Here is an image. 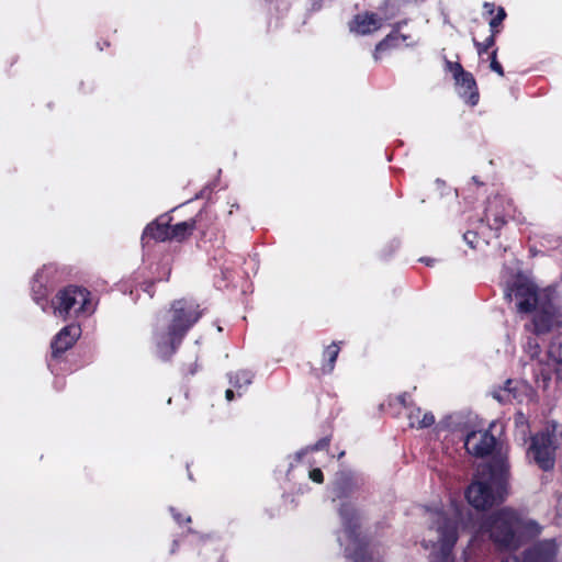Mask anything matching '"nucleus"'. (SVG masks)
Masks as SVG:
<instances>
[{
	"label": "nucleus",
	"instance_id": "4468645a",
	"mask_svg": "<svg viewBox=\"0 0 562 562\" xmlns=\"http://www.w3.org/2000/svg\"><path fill=\"white\" fill-rule=\"evenodd\" d=\"M409 425L415 428H426L435 423V416L422 408H414L408 414Z\"/></svg>",
	"mask_w": 562,
	"mask_h": 562
},
{
	"label": "nucleus",
	"instance_id": "7c9ffc66",
	"mask_svg": "<svg viewBox=\"0 0 562 562\" xmlns=\"http://www.w3.org/2000/svg\"><path fill=\"white\" fill-rule=\"evenodd\" d=\"M492 58H495V59H496V50H494V52L492 53V55H491V59H492Z\"/></svg>",
	"mask_w": 562,
	"mask_h": 562
},
{
	"label": "nucleus",
	"instance_id": "6ab92c4d",
	"mask_svg": "<svg viewBox=\"0 0 562 562\" xmlns=\"http://www.w3.org/2000/svg\"><path fill=\"white\" fill-rule=\"evenodd\" d=\"M339 353V346L336 344H331L328 346L324 352L325 357L328 359V369L327 371H331L334 368V363L338 357Z\"/></svg>",
	"mask_w": 562,
	"mask_h": 562
},
{
	"label": "nucleus",
	"instance_id": "f257e3e1",
	"mask_svg": "<svg viewBox=\"0 0 562 562\" xmlns=\"http://www.w3.org/2000/svg\"><path fill=\"white\" fill-rule=\"evenodd\" d=\"M499 548L514 550L526 539L536 536L539 527L535 521L524 520L513 510L502 509L493 514L482 526Z\"/></svg>",
	"mask_w": 562,
	"mask_h": 562
},
{
	"label": "nucleus",
	"instance_id": "6e6552de",
	"mask_svg": "<svg viewBox=\"0 0 562 562\" xmlns=\"http://www.w3.org/2000/svg\"><path fill=\"white\" fill-rule=\"evenodd\" d=\"M555 437V429H553L552 435L541 434L532 440L530 453L537 464L543 470H550L554 465Z\"/></svg>",
	"mask_w": 562,
	"mask_h": 562
},
{
	"label": "nucleus",
	"instance_id": "20e7f679",
	"mask_svg": "<svg viewBox=\"0 0 562 562\" xmlns=\"http://www.w3.org/2000/svg\"><path fill=\"white\" fill-rule=\"evenodd\" d=\"M429 524L424 535V546L438 549L446 557L457 541L456 521L440 510L428 513Z\"/></svg>",
	"mask_w": 562,
	"mask_h": 562
},
{
	"label": "nucleus",
	"instance_id": "4be33fe9",
	"mask_svg": "<svg viewBox=\"0 0 562 562\" xmlns=\"http://www.w3.org/2000/svg\"><path fill=\"white\" fill-rule=\"evenodd\" d=\"M505 16H506V14H505L504 9L499 8L496 16L491 20L490 25L492 27H496L497 25H499L503 22Z\"/></svg>",
	"mask_w": 562,
	"mask_h": 562
},
{
	"label": "nucleus",
	"instance_id": "a211bd4d",
	"mask_svg": "<svg viewBox=\"0 0 562 562\" xmlns=\"http://www.w3.org/2000/svg\"><path fill=\"white\" fill-rule=\"evenodd\" d=\"M251 382V374L246 370L236 371L231 375V383L235 387H241L244 385H248Z\"/></svg>",
	"mask_w": 562,
	"mask_h": 562
},
{
	"label": "nucleus",
	"instance_id": "2eb2a0df",
	"mask_svg": "<svg viewBox=\"0 0 562 562\" xmlns=\"http://www.w3.org/2000/svg\"><path fill=\"white\" fill-rule=\"evenodd\" d=\"M194 228L195 222L193 220L175 224L169 227L167 238L182 240L188 237Z\"/></svg>",
	"mask_w": 562,
	"mask_h": 562
},
{
	"label": "nucleus",
	"instance_id": "5701e85b",
	"mask_svg": "<svg viewBox=\"0 0 562 562\" xmlns=\"http://www.w3.org/2000/svg\"><path fill=\"white\" fill-rule=\"evenodd\" d=\"M310 479L316 483H322L324 480L323 473L319 469H313L312 471H310Z\"/></svg>",
	"mask_w": 562,
	"mask_h": 562
},
{
	"label": "nucleus",
	"instance_id": "cd10ccee",
	"mask_svg": "<svg viewBox=\"0 0 562 562\" xmlns=\"http://www.w3.org/2000/svg\"><path fill=\"white\" fill-rule=\"evenodd\" d=\"M423 262H425L426 265H430L431 260L430 259H422Z\"/></svg>",
	"mask_w": 562,
	"mask_h": 562
},
{
	"label": "nucleus",
	"instance_id": "9d476101",
	"mask_svg": "<svg viewBox=\"0 0 562 562\" xmlns=\"http://www.w3.org/2000/svg\"><path fill=\"white\" fill-rule=\"evenodd\" d=\"M81 335L78 325L71 324L64 327L54 338L52 342L53 355L61 353L74 346Z\"/></svg>",
	"mask_w": 562,
	"mask_h": 562
},
{
	"label": "nucleus",
	"instance_id": "c756f323",
	"mask_svg": "<svg viewBox=\"0 0 562 562\" xmlns=\"http://www.w3.org/2000/svg\"><path fill=\"white\" fill-rule=\"evenodd\" d=\"M504 562H518L516 559H507Z\"/></svg>",
	"mask_w": 562,
	"mask_h": 562
},
{
	"label": "nucleus",
	"instance_id": "423d86ee",
	"mask_svg": "<svg viewBox=\"0 0 562 562\" xmlns=\"http://www.w3.org/2000/svg\"><path fill=\"white\" fill-rule=\"evenodd\" d=\"M560 327H562V310L551 297L533 312L531 331L536 335H543Z\"/></svg>",
	"mask_w": 562,
	"mask_h": 562
},
{
	"label": "nucleus",
	"instance_id": "7ed1b4c3",
	"mask_svg": "<svg viewBox=\"0 0 562 562\" xmlns=\"http://www.w3.org/2000/svg\"><path fill=\"white\" fill-rule=\"evenodd\" d=\"M200 317V313L192 304L184 301L173 303L169 315L159 322L156 329V341L161 356L166 357L173 352L176 342H179L188 330Z\"/></svg>",
	"mask_w": 562,
	"mask_h": 562
},
{
	"label": "nucleus",
	"instance_id": "b1692460",
	"mask_svg": "<svg viewBox=\"0 0 562 562\" xmlns=\"http://www.w3.org/2000/svg\"><path fill=\"white\" fill-rule=\"evenodd\" d=\"M491 69L498 74L499 76H504V70L501 64L497 61V59L492 58L491 60Z\"/></svg>",
	"mask_w": 562,
	"mask_h": 562
},
{
	"label": "nucleus",
	"instance_id": "0eeeda50",
	"mask_svg": "<svg viewBox=\"0 0 562 562\" xmlns=\"http://www.w3.org/2000/svg\"><path fill=\"white\" fill-rule=\"evenodd\" d=\"M514 291L518 301V311L524 313L535 312L539 305H542L552 297L550 290H539L529 280H518L515 283Z\"/></svg>",
	"mask_w": 562,
	"mask_h": 562
},
{
	"label": "nucleus",
	"instance_id": "2f4dec72",
	"mask_svg": "<svg viewBox=\"0 0 562 562\" xmlns=\"http://www.w3.org/2000/svg\"><path fill=\"white\" fill-rule=\"evenodd\" d=\"M445 562H449V560H448V559H445Z\"/></svg>",
	"mask_w": 562,
	"mask_h": 562
},
{
	"label": "nucleus",
	"instance_id": "f8f14e48",
	"mask_svg": "<svg viewBox=\"0 0 562 562\" xmlns=\"http://www.w3.org/2000/svg\"><path fill=\"white\" fill-rule=\"evenodd\" d=\"M555 554L557 544L554 541H544L527 554L526 562H552Z\"/></svg>",
	"mask_w": 562,
	"mask_h": 562
},
{
	"label": "nucleus",
	"instance_id": "9b49d317",
	"mask_svg": "<svg viewBox=\"0 0 562 562\" xmlns=\"http://www.w3.org/2000/svg\"><path fill=\"white\" fill-rule=\"evenodd\" d=\"M381 27V20L374 14H358L350 23V31L359 35L370 34Z\"/></svg>",
	"mask_w": 562,
	"mask_h": 562
},
{
	"label": "nucleus",
	"instance_id": "dca6fc26",
	"mask_svg": "<svg viewBox=\"0 0 562 562\" xmlns=\"http://www.w3.org/2000/svg\"><path fill=\"white\" fill-rule=\"evenodd\" d=\"M549 356L553 362L558 379L562 380V342L553 341L549 348Z\"/></svg>",
	"mask_w": 562,
	"mask_h": 562
},
{
	"label": "nucleus",
	"instance_id": "412c9836",
	"mask_svg": "<svg viewBox=\"0 0 562 562\" xmlns=\"http://www.w3.org/2000/svg\"><path fill=\"white\" fill-rule=\"evenodd\" d=\"M450 69L451 71L453 72V76H454V79L457 82H460V78L461 76H463L464 74H467L463 68L461 67L460 64L456 63V64H451L450 65Z\"/></svg>",
	"mask_w": 562,
	"mask_h": 562
},
{
	"label": "nucleus",
	"instance_id": "1a4fd4ad",
	"mask_svg": "<svg viewBox=\"0 0 562 562\" xmlns=\"http://www.w3.org/2000/svg\"><path fill=\"white\" fill-rule=\"evenodd\" d=\"M464 446L469 453L483 457L494 448L495 438L487 430L472 431L467 436Z\"/></svg>",
	"mask_w": 562,
	"mask_h": 562
},
{
	"label": "nucleus",
	"instance_id": "393cba45",
	"mask_svg": "<svg viewBox=\"0 0 562 562\" xmlns=\"http://www.w3.org/2000/svg\"><path fill=\"white\" fill-rule=\"evenodd\" d=\"M329 445V439L327 438H323L321 439L319 441H317L312 448L311 450H321V449H324V448H327Z\"/></svg>",
	"mask_w": 562,
	"mask_h": 562
},
{
	"label": "nucleus",
	"instance_id": "f03ea898",
	"mask_svg": "<svg viewBox=\"0 0 562 562\" xmlns=\"http://www.w3.org/2000/svg\"><path fill=\"white\" fill-rule=\"evenodd\" d=\"M507 465L497 461L494 465H486L467 490L465 496L471 506L476 509H486L503 501L505 494V479Z\"/></svg>",
	"mask_w": 562,
	"mask_h": 562
},
{
	"label": "nucleus",
	"instance_id": "f3484780",
	"mask_svg": "<svg viewBox=\"0 0 562 562\" xmlns=\"http://www.w3.org/2000/svg\"><path fill=\"white\" fill-rule=\"evenodd\" d=\"M461 88L464 89V93H469V98L472 104L476 103L477 93L475 92V81L470 74H464L460 78V82H457Z\"/></svg>",
	"mask_w": 562,
	"mask_h": 562
},
{
	"label": "nucleus",
	"instance_id": "c85d7f7f",
	"mask_svg": "<svg viewBox=\"0 0 562 562\" xmlns=\"http://www.w3.org/2000/svg\"><path fill=\"white\" fill-rule=\"evenodd\" d=\"M559 508H560V512L562 514V496H561V499H560V503H559Z\"/></svg>",
	"mask_w": 562,
	"mask_h": 562
},
{
	"label": "nucleus",
	"instance_id": "39448f33",
	"mask_svg": "<svg viewBox=\"0 0 562 562\" xmlns=\"http://www.w3.org/2000/svg\"><path fill=\"white\" fill-rule=\"evenodd\" d=\"M56 305L54 306V315L66 321L68 317L78 316L83 313L93 311L90 293L78 286H69L59 292L56 296Z\"/></svg>",
	"mask_w": 562,
	"mask_h": 562
},
{
	"label": "nucleus",
	"instance_id": "aec40b11",
	"mask_svg": "<svg viewBox=\"0 0 562 562\" xmlns=\"http://www.w3.org/2000/svg\"><path fill=\"white\" fill-rule=\"evenodd\" d=\"M494 45V35H491L484 43H476V47L479 50V54H483L486 52L491 46Z\"/></svg>",
	"mask_w": 562,
	"mask_h": 562
},
{
	"label": "nucleus",
	"instance_id": "a878e982",
	"mask_svg": "<svg viewBox=\"0 0 562 562\" xmlns=\"http://www.w3.org/2000/svg\"><path fill=\"white\" fill-rule=\"evenodd\" d=\"M225 397L228 400V401H232L234 398V392L232 390H227L225 392Z\"/></svg>",
	"mask_w": 562,
	"mask_h": 562
},
{
	"label": "nucleus",
	"instance_id": "bb28decb",
	"mask_svg": "<svg viewBox=\"0 0 562 562\" xmlns=\"http://www.w3.org/2000/svg\"><path fill=\"white\" fill-rule=\"evenodd\" d=\"M473 236H474V234H473V233L468 232V233H465V234H464V239H465V240H469V237H473Z\"/></svg>",
	"mask_w": 562,
	"mask_h": 562
},
{
	"label": "nucleus",
	"instance_id": "ddd939ff",
	"mask_svg": "<svg viewBox=\"0 0 562 562\" xmlns=\"http://www.w3.org/2000/svg\"><path fill=\"white\" fill-rule=\"evenodd\" d=\"M411 38L409 35H404L400 33V30L396 29L390 35H387L375 48L374 57L378 59L382 50L392 47H401L402 45L407 46V40Z\"/></svg>",
	"mask_w": 562,
	"mask_h": 562
}]
</instances>
